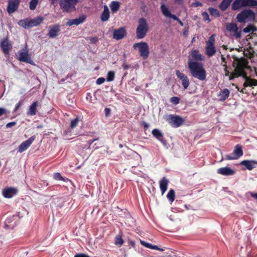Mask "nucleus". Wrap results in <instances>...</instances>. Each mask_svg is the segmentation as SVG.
Instances as JSON below:
<instances>
[{"label":"nucleus","mask_w":257,"mask_h":257,"mask_svg":"<svg viewBox=\"0 0 257 257\" xmlns=\"http://www.w3.org/2000/svg\"><path fill=\"white\" fill-rule=\"evenodd\" d=\"M202 16L205 20H209V16L207 13H206V12L203 13Z\"/></svg>","instance_id":"4d7b16f0"},{"label":"nucleus","mask_w":257,"mask_h":257,"mask_svg":"<svg viewBox=\"0 0 257 257\" xmlns=\"http://www.w3.org/2000/svg\"><path fill=\"white\" fill-rule=\"evenodd\" d=\"M18 24L20 26H21L26 29H29L31 28L30 24V22H29V19H28V18L20 20L18 22Z\"/></svg>","instance_id":"c85d7f7f"},{"label":"nucleus","mask_w":257,"mask_h":257,"mask_svg":"<svg viewBox=\"0 0 257 257\" xmlns=\"http://www.w3.org/2000/svg\"><path fill=\"white\" fill-rule=\"evenodd\" d=\"M28 49L27 46H26L25 49L21 50L19 51L17 57L19 60L22 62L31 63L32 61L28 54Z\"/></svg>","instance_id":"9d476101"},{"label":"nucleus","mask_w":257,"mask_h":257,"mask_svg":"<svg viewBox=\"0 0 257 257\" xmlns=\"http://www.w3.org/2000/svg\"><path fill=\"white\" fill-rule=\"evenodd\" d=\"M143 124H144V127L146 128H148L149 127V125L147 123H146V122H144Z\"/></svg>","instance_id":"0e129e2a"},{"label":"nucleus","mask_w":257,"mask_h":257,"mask_svg":"<svg viewBox=\"0 0 257 257\" xmlns=\"http://www.w3.org/2000/svg\"><path fill=\"white\" fill-rule=\"evenodd\" d=\"M86 19V17L85 15H82L78 18L69 20L66 23V25L68 26H72V25L78 26L84 23Z\"/></svg>","instance_id":"f3484780"},{"label":"nucleus","mask_w":257,"mask_h":257,"mask_svg":"<svg viewBox=\"0 0 257 257\" xmlns=\"http://www.w3.org/2000/svg\"><path fill=\"white\" fill-rule=\"evenodd\" d=\"M21 105V102H19L18 103L16 106H15V110L16 111L17 110H18L20 106Z\"/></svg>","instance_id":"13d9d810"},{"label":"nucleus","mask_w":257,"mask_h":257,"mask_svg":"<svg viewBox=\"0 0 257 257\" xmlns=\"http://www.w3.org/2000/svg\"><path fill=\"white\" fill-rule=\"evenodd\" d=\"M221 65L225 67L224 71L226 72V75H227L229 72L226 70V68H227L226 65V62L225 61V58L223 55H221Z\"/></svg>","instance_id":"37998d69"},{"label":"nucleus","mask_w":257,"mask_h":257,"mask_svg":"<svg viewBox=\"0 0 257 257\" xmlns=\"http://www.w3.org/2000/svg\"><path fill=\"white\" fill-rule=\"evenodd\" d=\"M16 124V122L15 121H12V122L8 123L6 124V126L7 128H10V127H12L15 126Z\"/></svg>","instance_id":"3c124183"},{"label":"nucleus","mask_w":257,"mask_h":257,"mask_svg":"<svg viewBox=\"0 0 257 257\" xmlns=\"http://www.w3.org/2000/svg\"><path fill=\"white\" fill-rule=\"evenodd\" d=\"M130 244L134 247L135 245V242L134 241L131 240L130 241Z\"/></svg>","instance_id":"e2e57ef3"},{"label":"nucleus","mask_w":257,"mask_h":257,"mask_svg":"<svg viewBox=\"0 0 257 257\" xmlns=\"http://www.w3.org/2000/svg\"><path fill=\"white\" fill-rule=\"evenodd\" d=\"M245 196L246 198L249 199H250L251 197L254 198L255 199H257V193L248 192L245 194Z\"/></svg>","instance_id":"a19ab883"},{"label":"nucleus","mask_w":257,"mask_h":257,"mask_svg":"<svg viewBox=\"0 0 257 257\" xmlns=\"http://www.w3.org/2000/svg\"><path fill=\"white\" fill-rule=\"evenodd\" d=\"M126 31L124 28H120L114 30L113 38L115 40H120L124 37Z\"/></svg>","instance_id":"4be33fe9"},{"label":"nucleus","mask_w":257,"mask_h":257,"mask_svg":"<svg viewBox=\"0 0 257 257\" xmlns=\"http://www.w3.org/2000/svg\"><path fill=\"white\" fill-rule=\"evenodd\" d=\"M164 119L173 127H178L184 122V120L179 115L167 114L164 116Z\"/></svg>","instance_id":"423d86ee"},{"label":"nucleus","mask_w":257,"mask_h":257,"mask_svg":"<svg viewBox=\"0 0 257 257\" xmlns=\"http://www.w3.org/2000/svg\"><path fill=\"white\" fill-rule=\"evenodd\" d=\"M235 157V156H234V153H232L231 154L227 155L225 156V159L228 160H236L238 159V158H232Z\"/></svg>","instance_id":"09e8293b"},{"label":"nucleus","mask_w":257,"mask_h":257,"mask_svg":"<svg viewBox=\"0 0 257 257\" xmlns=\"http://www.w3.org/2000/svg\"><path fill=\"white\" fill-rule=\"evenodd\" d=\"M60 31V25H54L50 27L48 35L50 38H54L59 35Z\"/></svg>","instance_id":"a211bd4d"},{"label":"nucleus","mask_w":257,"mask_h":257,"mask_svg":"<svg viewBox=\"0 0 257 257\" xmlns=\"http://www.w3.org/2000/svg\"><path fill=\"white\" fill-rule=\"evenodd\" d=\"M74 257H89V255H88L84 253H78L76 254Z\"/></svg>","instance_id":"6e6d98bb"},{"label":"nucleus","mask_w":257,"mask_h":257,"mask_svg":"<svg viewBox=\"0 0 257 257\" xmlns=\"http://www.w3.org/2000/svg\"><path fill=\"white\" fill-rule=\"evenodd\" d=\"M247 86H255L257 84L256 80H251V79H247L244 83Z\"/></svg>","instance_id":"4c0bfd02"},{"label":"nucleus","mask_w":257,"mask_h":257,"mask_svg":"<svg viewBox=\"0 0 257 257\" xmlns=\"http://www.w3.org/2000/svg\"><path fill=\"white\" fill-rule=\"evenodd\" d=\"M226 98V97H221L219 100L221 101H224L225 100Z\"/></svg>","instance_id":"69168bd1"},{"label":"nucleus","mask_w":257,"mask_h":257,"mask_svg":"<svg viewBox=\"0 0 257 257\" xmlns=\"http://www.w3.org/2000/svg\"><path fill=\"white\" fill-rule=\"evenodd\" d=\"M7 113V110L4 108L0 107V116Z\"/></svg>","instance_id":"864d4df0"},{"label":"nucleus","mask_w":257,"mask_h":257,"mask_svg":"<svg viewBox=\"0 0 257 257\" xmlns=\"http://www.w3.org/2000/svg\"><path fill=\"white\" fill-rule=\"evenodd\" d=\"M105 115L106 117H108L110 114V109L109 108H105L104 109Z\"/></svg>","instance_id":"603ef678"},{"label":"nucleus","mask_w":257,"mask_h":257,"mask_svg":"<svg viewBox=\"0 0 257 257\" xmlns=\"http://www.w3.org/2000/svg\"><path fill=\"white\" fill-rule=\"evenodd\" d=\"M97 140V139H93V140H90L88 141V143L90 144V145H91V144H92L94 141H95Z\"/></svg>","instance_id":"680f3d73"},{"label":"nucleus","mask_w":257,"mask_h":257,"mask_svg":"<svg viewBox=\"0 0 257 257\" xmlns=\"http://www.w3.org/2000/svg\"><path fill=\"white\" fill-rule=\"evenodd\" d=\"M78 0H60L61 9L64 12L70 13L76 10V5Z\"/></svg>","instance_id":"20e7f679"},{"label":"nucleus","mask_w":257,"mask_h":257,"mask_svg":"<svg viewBox=\"0 0 257 257\" xmlns=\"http://www.w3.org/2000/svg\"><path fill=\"white\" fill-rule=\"evenodd\" d=\"M255 18V14L250 10H244L237 15L236 19L240 23L246 21H253Z\"/></svg>","instance_id":"6e6552de"},{"label":"nucleus","mask_w":257,"mask_h":257,"mask_svg":"<svg viewBox=\"0 0 257 257\" xmlns=\"http://www.w3.org/2000/svg\"><path fill=\"white\" fill-rule=\"evenodd\" d=\"M105 79L103 77H100L96 80V83L98 85H100L104 83Z\"/></svg>","instance_id":"8fccbe9b"},{"label":"nucleus","mask_w":257,"mask_h":257,"mask_svg":"<svg viewBox=\"0 0 257 257\" xmlns=\"http://www.w3.org/2000/svg\"><path fill=\"white\" fill-rule=\"evenodd\" d=\"M54 178L56 180H64V178L59 173H54Z\"/></svg>","instance_id":"c03bdc74"},{"label":"nucleus","mask_w":257,"mask_h":257,"mask_svg":"<svg viewBox=\"0 0 257 257\" xmlns=\"http://www.w3.org/2000/svg\"><path fill=\"white\" fill-rule=\"evenodd\" d=\"M204 57L199 52L198 50H194L190 52L188 57V63L192 61L194 63H199L198 61H204Z\"/></svg>","instance_id":"9b49d317"},{"label":"nucleus","mask_w":257,"mask_h":257,"mask_svg":"<svg viewBox=\"0 0 257 257\" xmlns=\"http://www.w3.org/2000/svg\"><path fill=\"white\" fill-rule=\"evenodd\" d=\"M170 101L174 105H177L179 102V97H171Z\"/></svg>","instance_id":"a18cd8bd"},{"label":"nucleus","mask_w":257,"mask_h":257,"mask_svg":"<svg viewBox=\"0 0 257 257\" xmlns=\"http://www.w3.org/2000/svg\"><path fill=\"white\" fill-rule=\"evenodd\" d=\"M20 4V0L10 1L8 7V12L12 14L16 11Z\"/></svg>","instance_id":"412c9836"},{"label":"nucleus","mask_w":257,"mask_h":257,"mask_svg":"<svg viewBox=\"0 0 257 257\" xmlns=\"http://www.w3.org/2000/svg\"><path fill=\"white\" fill-rule=\"evenodd\" d=\"M191 5L193 7H199V6H202V4L201 3H200L199 2H194V3H192Z\"/></svg>","instance_id":"5fc2aeb1"},{"label":"nucleus","mask_w":257,"mask_h":257,"mask_svg":"<svg viewBox=\"0 0 257 257\" xmlns=\"http://www.w3.org/2000/svg\"><path fill=\"white\" fill-rule=\"evenodd\" d=\"M79 121V117L77 116L75 119H73L71 121V127L72 128H75L77 125Z\"/></svg>","instance_id":"58836bf2"},{"label":"nucleus","mask_w":257,"mask_h":257,"mask_svg":"<svg viewBox=\"0 0 257 257\" xmlns=\"http://www.w3.org/2000/svg\"><path fill=\"white\" fill-rule=\"evenodd\" d=\"M0 46L5 54H9L10 51L12 48V44L7 38L1 42Z\"/></svg>","instance_id":"6ab92c4d"},{"label":"nucleus","mask_w":257,"mask_h":257,"mask_svg":"<svg viewBox=\"0 0 257 257\" xmlns=\"http://www.w3.org/2000/svg\"><path fill=\"white\" fill-rule=\"evenodd\" d=\"M255 31V28L252 25H249L247 27L244 28L243 30V31L245 33H250L251 32L253 33Z\"/></svg>","instance_id":"c9c22d12"},{"label":"nucleus","mask_w":257,"mask_h":257,"mask_svg":"<svg viewBox=\"0 0 257 257\" xmlns=\"http://www.w3.org/2000/svg\"><path fill=\"white\" fill-rule=\"evenodd\" d=\"M123 243L121 234H117L115 238V244L119 246H121Z\"/></svg>","instance_id":"f704fd0d"},{"label":"nucleus","mask_w":257,"mask_h":257,"mask_svg":"<svg viewBox=\"0 0 257 257\" xmlns=\"http://www.w3.org/2000/svg\"><path fill=\"white\" fill-rule=\"evenodd\" d=\"M18 193V190L13 187H9L4 189L3 191V195L6 198H11Z\"/></svg>","instance_id":"dca6fc26"},{"label":"nucleus","mask_w":257,"mask_h":257,"mask_svg":"<svg viewBox=\"0 0 257 257\" xmlns=\"http://www.w3.org/2000/svg\"><path fill=\"white\" fill-rule=\"evenodd\" d=\"M232 0H223L219 7L222 11H225L230 5Z\"/></svg>","instance_id":"473e14b6"},{"label":"nucleus","mask_w":257,"mask_h":257,"mask_svg":"<svg viewBox=\"0 0 257 257\" xmlns=\"http://www.w3.org/2000/svg\"><path fill=\"white\" fill-rule=\"evenodd\" d=\"M152 134L158 140H160L163 138L162 133L157 128L154 129L152 132Z\"/></svg>","instance_id":"7c9ffc66"},{"label":"nucleus","mask_w":257,"mask_h":257,"mask_svg":"<svg viewBox=\"0 0 257 257\" xmlns=\"http://www.w3.org/2000/svg\"><path fill=\"white\" fill-rule=\"evenodd\" d=\"M35 140V137L34 136L31 137L27 140L23 142L18 148V152L22 153L26 151L32 144L34 141Z\"/></svg>","instance_id":"2eb2a0df"},{"label":"nucleus","mask_w":257,"mask_h":257,"mask_svg":"<svg viewBox=\"0 0 257 257\" xmlns=\"http://www.w3.org/2000/svg\"><path fill=\"white\" fill-rule=\"evenodd\" d=\"M115 73L113 71H109L107 73L106 80L108 82H110L113 80L114 78Z\"/></svg>","instance_id":"e433bc0d"},{"label":"nucleus","mask_w":257,"mask_h":257,"mask_svg":"<svg viewBox=\"0 0 257 257\" xmlns=\"http://www.w3.org/2000/svg\"><path fill=\"white\" fill-rule=\"evenodd\" d=\"M222 47L224 48V49H227L226 46H225V45H223Z\"/></svg>","instance_id":"774afa93"},{"label":"nucleus","mask_w":257,"mask_h":257,"mask_svg":"<svg viewBox=\"0 0 257 257\" xmlns=\"http://www.w3.org/2000/svg\"><path fill=\"white\" fill-rule=\"evenodd\" d=\"M152 249L158 250L160 249V248L157 245H152Z\"/></svg>","instance_id":"052dcab7"},{"label":"nucleus","mask_w":257,"mask_h":257,"mask_svg":"<svg viewBox=\"0 0 257 257\" xmlns=\"http://www.w3.org/2000/svg\"><path fill=\"white\" fill-rule=\"evenodd\" d=\"M187 31H185L183 32V35H187Z\"/></svg>","instance_id":"338daca9"},{"label":"nucleus","mask_w":257,"mask_h":257,"mask_svg":"<svg viewBox=\"0 0 257 257\" xmlns=\"http://www.w3.org/2000/svg\"><path fill=\"white\" fill-rule=\"evenodd\" d=\"M233 153H234V156H235L234 158L238 159L241 157L243 155V151L241 146L239 144L236 145L234 147Z\"/></svg>","instance_id":"cd10ccee"},{"label":"nucleus","mask_w":257,"mask_h":257,"mask_svg":"<svg viewBox=\"0 0 257 257\" xmlns=\"http://www.w3.org/2000/svg\"><path fill=\"white\" fill-rule=\"evenodd\" d=\"M161 10L163 15L164 16H165L167 18H172L173 20L178 22L179 24L181 26H183V24L182 22V21L179 19H178V18L177 16L173 14H172L169 10L168 9V8H167V7L165 5L163 4L161 5Z\"/></svg>","instance_id":"ddd939ff"},{"label":"nucleus","mask_w":257,"mask_h":257,"mask_svg":"<svg viewBox=\"0 0 257 257\" xmlns=\"http://www.w3.org/2000/svg\"><path fill=\"white\" fill-rule=\"evenodd\" d=\"M240 164L244 167V169L251 170L255 168L257 165V161L252 160H243L241 161Z\"/></svg>","instance_id":"aec40b11"},{"label":"nucleus","mask_w":257,"mask_h":257,"mask_svg":"<svg viewBox=\"0 0 257 257\" xmlns=\"http://www.w3.org/2000/svg\"><path fill=\"white\" fill-rule=\"evenodd\" d=\"M134 49H138L140 56L143 59H147L149 55V48L147 43L142 41L139 43H136L133 46Z\"/></svg>","instance_id":"39448f33"},{"label":"nucleus","mask_w":257,"mask_h":257,"mask_svg":"<svg viewBox=\"0 0 257 257\" xmlns=\"http://www.w3.org/2000/svg\"><path fill=\"white\" fill-rule=\"evenodd\" d=\"M235 67L234 71L231 74V78L237 77L239 76L245 77L244 69L247 68V63L244 59H237L233 63Z\"/></svg>","instance_id":"f03ea898"},{"label":"nucleus","mask_w":257,"mask_h":257,"mask_svg":"<svg viewBox=\"0 0 257 257\" xmlns=\"http://www.w3.org/2000/svg\"><path fill=\"white\" fill-rule=\"evenodd\" d=\"M217 173L224 176H230L234 174V171L229 167H225L219 168Z\"/></svg>","instance_id":"b1692460"},{"label":"nucleus","mask_w":257,"mask_h":257,"mask_svg":"<svg viewBox=\"0 0 257 257\" xmlns=\"http://www.w3.org/2000/svg\"><path fill=\"white\" fill-rule=\"evenodd\" d=\"M176 74L178 78L182 80V84L183 87L185 89H186L189 85V81L187 76L181 73L179 70L176 71Z\"/></svg>","instance_id":"5701e85b"},{"label":"nucleus","mask_w":257,"mask_h":257,"mask_svg":"<svg viewBox=\"0 0 257 257\" xmlns=\"http://www.w3.org/2000/svg\"><path fill=\"white\" fill-rule=\"evenodd\" d=\"M109 18V12L108 9L106 6H104L103 12L101 16V19L102 21L105 22L108 20Z\"/></svg>","instance_id":"c756f323"},{"label":"nucleus","mask_w":257,"mask_h":257,"mask_svg":"<svg viewBox=\"0 0 257 257\" xmlns=\"http://www.w3.org/2000/svg\"><path fill=\"white\" fill-rule=\"evenodd\" d=\"M159 141L160 142H161L164 145H166V141L165 140H164L163 139V138H161V140H159Z\"/></svg>","instance_id":"bf43d9fd"},{"label":"nucleus","mask_w":257,"mask_h":257,"mask_svg":"<svg viewBox=\"0 0 257 257\" xmlns=\"http://www.w3.org/2000/svg\"><path fill=\"white\" fill-rule=\"evenodd\" d=\"M188 65L191 73L194 77L201 81L206 79V71L202 63H194L190 61V63H188Z\"/></svg>","instance_id":"f257e3e1"},{"label":"nucleus","mask_w":257,"mask_h":257,"mask_svg":"<svg viewBox=\"0 0 257 257\" xmlns=\"http://www.w3.org/2000/svg\"><path fill=\"white\" fill-rule=\"evenodd\" d=\"M141 243L142 245H143V246H145L146 247L152 249V244H151L150 243H148V242H145V241H143V240H141Z\"/></svg>","instance_id":"de8ad7c7"},{"label":"nucleus","mask_w":257,"mask_h":257,"mask_svg":"<svg viewBox=\"0 0 257 257\" xmlns=\"http://www.w3.org/2000/svg\"><path fill=\"white\" fill-rule=\"evenodd\" d=\"M149 31V25L147 20L144 18H140L138 20V26L136 29V37L142 39L145 37Z\"/></svg>","instance_id":"7ed1b4c3"},{"label":"nucleus","mask_w":257,"mask_h":257,"mask_svg":"<svg viewBox=\"0 0 257 257\" xmlns=\"http://www.w3.org/2000/svg\"><path fill=\"white\" fill-rule=\"evenodd\" d=\"M226 30L230 32L236 38L241 37V31L238 30L237 25L235 23H227L226 26Z\"/></svg>","instance_id":"f8f14e48"},{"label":"nucleus","mask_w":257,"mask_h":257,"mask_svg":"<svg viewBox=\"0 0 257 257\" xmlns=\"http://www.w3.org/2000/svg\"><path fill=\"white\" fill-rule=\"evenodd\" d=\"M39 105V103L37 101L33 102V103L29 106V108L27 112V114L29 116H34L36 114L37 107Z\"/></svg>","instance_id":"a878e982"},{"label":"nucleus","mask_w":257,"mask_h":257,"mask_svg":"<svg viewBox=\"0 0 257 257\" xmlns=\"http://www.w3.org/2000/svg\"><path fill=\"white\" fill-rule=\"evenodd\" d=\"M169 182V180L165 177H163L159 181V187L161 191L162 195H163L167 191Z\"/></svg>","instance_id":"393cba45"},{"label":"nucleus","mask_w":257,"mask_h":257,"mask_svg":"<svg viewBox=\"0 0 257 257\" xmlns=\"http://www.w3.org/2000/svg\"><path fill=\"white\" fill-rule=\"evenodd\" d=\"M257 3L253 0H235L232 5V9L238 10L243 7L254 6Z\"/></svg>","instance_id":"0eeeda50"},{"label":"nucleus","mask_w":257,"mask_h":257,"mask_svg":"<svg viewBox=\"0 0 257 257\" xmlns=\"http://www.w3.org/2000/svg\"><path fill=\"white\" fill-rule=\"evenodd\" d=\"M214 35H211L208 41L206 42L205 52L208 57L213 56L216 53V49L214 46L215 43Z\"/></svg>","instance_id":"1a4fd4ad"},{"label":"nucleus","mask_w":257,"mask_h":257,"mask_svg":"<svg viewBox=\"0 0 257 257\" xmlns=\"http://www.w3.org/2000/svg\"><path fill=\"white\" fill-rule=\"evenodd\" d=\"M38 0H31L30 3V9L31 10H34L36 9L38 4Z\"/></svg>","instance_id":"ea45409f"},{"label":"nucleus","mask_w":257,"mask_h":257,"mask_svg":"<svg viewBox=\"0 0 257 257\" xmlns=\"http://www.w3.org/2000/svg\"><path fill=\"white\" fill-rule=\"evenodd\" d=\"M43 21L44 18L40 16L36 17L33 19H29L30 27L32 28L35 26H37L41 24Z\"/></svg>","instance_id":"bb28decb"},{"label":"nucleus","mask_w":257,"mask_h":257,"mask_svg":"<svg viewBox=\"0 0 257 257\" xmlns=\"http://www.w3.org/2000/svg\"><path fill=\"white\" fill-rule=\"evenodd\" d=\"M175 192L173 189H171L169 191L167 195V198L168 200L172 203L175 200Z\"/></svg>","instance_id":"2f4dec72"},{"label":"nucleus","mask_w":257,"mask_h":257,"mask_svg":"<svg viewBox=\"0 0 257 257\" xmlns=\"http://www.w3.org/2000/svg\"><path fill=\"white\" fill-rule=\"evenodd\" d=\"M220 95L221 96H228L229 95V91L227 89H224L221 91Z\"/></svg>","instance_id":"49530a36"},{"label":"nucleus","mask_w":257,"mask_h":257,"mask_svg":"<svg viewBox=\"0 0 257 257\" xmlns=\"http://www.w3.org/2000/svg\"><path fill=\"white\" fill-rule=\"evenodd\" d=\"M120 4L118 2H112L110 5V7L111 10L112 12H116L119 9Z\"/></svg>","instance_id":"72a5a7b5"},{"label":"nucleus","mask_w":257,"mask_h":257,"mask_svg":"<svg viewBox=\"0 0 257 257\" xmlns=\"http://www.w3.org/2000/svg\"><path fill=\"white\" fill-rule=\"evenodd\" d=\"M208 11H209L210 14L213 16L217 17L219 16L218 11L216 9H214L213 8H209L208 9Z\"/></svg>","instance_id":"79ce46f5"},{"label":"nucleus","mask_w":257,"mask_h":257,"mask_svg":"<svg viewBox=\"0 0 257 257\" xmlns=\"http://www.w3.org/2000/svg\"><path fill=\"white\" fill-rule=\"evenodd\" d=\"M18 218V216L17 215L8 218L5 221V228L7 229H13L17 225Z\"/></svg>","instance_id":"4468645a"}]
</instances>
